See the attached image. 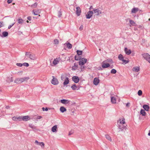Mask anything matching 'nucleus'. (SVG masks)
<instances>
[{"mask_svg":"<svg viewBox=\"0 0 150 150\" xmlns=\"http://www.w3.org/2000/svg\"><path fill=\"white\" fill-rule=\"evenodd\" d=\"M119 124H118V128L120 129L118 132L122 131H124L125 132L126 131L127 128V125L125 124V119L123 118L122 120L120 119L119 120Z\"/></svg>","mask_w":150,"mask_h":150,"instance_id":"1","label":"nucleus"},{"mask_svg":"<svg viewBox=\"0 0 150 150\" xmlns=\"http://www.w3.org/2000/svg\"><path fill=\"white\" fill-rule=\"evenodd\" d=\"M59 61L58 60V59L57 58L54 60V61L53 62V64L54 65H56L57 64H58V63H59Z\"/></svg>","mask_w":150,"mask_h":150,"instance_id":"28","label":"nucleus"},{"mask_svg":"<svg viewBox=\"0 0 150 150\" xmlns=\"http://www.w3.org/2000/svg\"><path fill=\"white\" fill-rule=\"evenodd\" d=\"M59 41L57 39H55L54 40V43L55 44H59Z\"/></svg>","mask_w":150,"mask_h":150,"instance_id":"42","label":"nucleus"},{"mask_svg":"<svg viewBox=\"0 0 150 150\" xmlns=\"http://www.w3.org/2000/svg\"><path fill=\"white\" fill-rule=\"evenodd\" d=\"M69 83V79L68 77H66L63 83V85L64 86L68 84Z\"/></svg>","mask_w":150,"mask_h":150,"instance_id":"23","label":"nucleus"},{"mask_svg":"<svg viewBox=\"0 0 150 150\" xmlns=\"http://www.w3.org/2000/svg\"><path fill=\"white\" fill-rule=\"evenodd\" d=\"M41 10L40 9L33 10L32 12L35 15H38L41 12Z\"/></svg>","mask_w":150,"mask_h":150,"instance_id":"11","label":"nucleus"},{"mask_svg":"<svg viewBox=\"0 0 150 150\" xmlns=\"http://www.w3.org/2000/svg\"><path fill=\"white\" fill-rule=\"evenodd\" d=\"M143 108L145 110L148 111L149 110V106L147 105H143Z\"/></svg>","mask_w":150,"mask_h":150,"instance_id":"30","label":"nucleus"},{"mask_svg":"<svg viewBox=\"0 0 150 150\" xmlns=\"http://www.w3.org/2000/svg\"><path fill=\"white\" fill-rule=\"evenodd\" d=\"M140 113L143 116H145L146 114V112L145 110L143 109H141L140 111Z\"/></svg>","mask_w":150,"mask_h":150,"instance_id":"34","label":"nucleus"},{"mask_svg":"<svg viewBox=\"0 0 150 150\" xmlns=\"http://www.w3.org/2000/svg\"><path fill=\"white\" fill-rule=\"evenodd\" d=\"M15 23H13V24H12L11 25H9L8 26V29H10L11 28L12 26H13V25L15 24Z\"/></svg>","mask_w":150,"mask_h":150,"instance_id":"50","label":"nucleus"},{"mask_svg":"<svg viewBox=\"0 0 150 150\" xmlns=\"http://www.w3.org/2000/svg\"><path fill=\"white\" fill-rule=\"evenodd\" d=\"M21 120L27 121L30 119V118L28 116H21Z\"/></svg>","mask_w":150,"mask_h":150,"instance_id":"12","label":"nucleus"},{"mask_svg":"<svg viewBox=\"0 0 150 150\" xmlns=\"http://www.w3.org/2000/svg\"><path fill=\"white\" fill-rule=\"evenodd\" d=\"M9 107H9V106H6V108L7 109H8V108H9Z\"/></svg>","mask_w":150,"mask_h":150,"instance_id":"60","label":"nucleus"},{"mask_svg":"<svg viewBox=\"0 0 150 150\" xmlns=\"http://www.w3.org/2000/svg\"><path fill=\"white\" fill-rule=\"evenodd\" d=\"M93 13H95L96 16H99L100 14H101L102 11L99 8L93 9Z\"/></svg>","mask_w":150,"mask_h":150,"instance_id":"5","label":"nucleus"},{"mask_svg":"<svg viewBox=\"0 0 150 150\" xmlns=\"http://www.w3.org/2000/svg\"><path fill=\"white\" fill-rule=\"evenodd\" d=\"M18 23L19 24H22L23 22V20L22 18H20L18 20Z\"/></svg>","mask_w":150,"mask_h":150,"instance_id":"35","label":"nucleus"},{"mask_svg":"<svg viewBox=\"0 0 150 150\" xmlns=\"http://www.w3.org/2000/svg\"><path fill=\"white\" fill-rule=\"evenodd\" d=\"M25 55L27 57L31 59L34 60L36 59L35 55L30 52H26Z\"/></svg>","mask_w":150,"mask_h":150,"instance_id":"3","label":"nucleus"},{"mask_svg":"<svg viewBox=\"0 0 150 150\" xmlns=\"http://www.w3.org/2000/svg\"><path fill=\"white\" fill-rule=\"evenodd\" d=\"M12 119L14 121H21V116H19L18 117H12Z\"/></svg>","mask_w":150,"mask_h":150,"instance_id":"17","label":"nucleus"},{"mask_svg":"<svg viewBox=\"0 0 150 150\" xmlns=\"http://www.w3.org/2000/svg\"><path fill=\"white\" fill-rule=\"evenodd\" d=\"M22 72L23 71H20L18 72V73H21V74H22Z\"/></svg>","mask_w":150,"mask_h":150,"instance_id":"62","label":"nucleus"},{"mask_svg":"<svg viewBox=\"0 0 150 150\" xmlns=\"http://www.w3.org/2000/svg\"><path fill=\"white\" fill-rule=\"evenodd\" d=\"M89 9H90V10H91V9H93V7H92V6H91L90 7V8H89Z\"/></svg>","mask_w":150,"mask_h":150,"instance_id":"59","label":"nucleus"},{"mask_svg":"<svg viewBox=\"0 0 150 150\" xmlns=\"http://www.w3.org/2000/svg\"><path fill=\"white\" fill-rule=\"evenodd\" d=\"M143 57L144 59L150 63V55L147 53H144L142 54Z\"/></svg>","mask_w":150,"mask_h":150,"instance_id":"4","label":"nucleus"},{"mask_svg":"<svg viewBox=\"0 0 150 150\" xmlns=\"http://www.w3.org/2000/svg\"><path fill=\"white\" fill-rule=\"evenodd\" d=\"M61 102L62 103L65 104H69L70 103V101L69 100L66 99H62L61 100Z\"/></svg>","mask_w":150,"mask_h":150,"instance_id":"16","label":"nucleus"},{"mask_svg":"<svg viewBox=\"0 0 150 150\" xmlns=\"http://www.w3.org/2000/svg\"><path fill=\"white\" fill-rule=\"evenodd\" d=\"M81 66L80 69L81 71L84 70L85 69L86 67L84 66V65H80Z\"/></svg>","mask_w":150,"mask_h":150,"instance_id":"40","label":"nucleus"},{"mask_svg":"<svg viewBox=\"0 0 150 150\" xmlns=\"http://www.w3.org/2000/svg\"><path fill=\"white\" fill-rule=\"evenodd\" d=\"M81 56H79L78 55H76L75 56V59L76 60H80L81 59Z\"/></svg>","mask_w":150,"mask_h":150,"instance_id":"31","label":"nucleus"},{"mask_svg":"<svg viewBox=\"0 0 150 150\" xmlns=\"http://www.w3.org/2000/svg\"><path fill=\"white\" fill-rule=\"evenodd\" d=\"M132 70L134 72H138L139 71V67H134L132 68Z\"/></svg>","mask_w":150,"mask_h":150,"instance_id":"20","label":"nucleus"},{"mask_svg":"<svg viewBox=\"0 0 150 150\" xmlns=\"http://www.w3.org/2000/svg\"><path fill=\"white\" fill-rule=\"evenodd\" d=\"M72 134V133H71V132H69V135H71V134Z\"/></svg>","mask_w":150,"mask_h":150,"instance_id":"63","label":"nucleus"},{"mask_svg":"<svg viewBox=\"0 0 150 150\" xmlns=\"http://www.w3.org/2000/svg\"><path fill=\"white\" fill-rule=\"evenodd\" d=\"M129 22L130 24L131 25H133L135 23L134 22V21L132 20H129Z\"/></svg>","mask_w":150,"mask_h":150,"instance_id":"45","label":"nucleus"},{"mask_svg":"<svg viewBox=\"0 0 150 150\" xmlns=\"http://www.w3.org/2000/svg\"><path fill=\"white\" fill-rule=\"evenodd\" d=\"M118 59L122 61L125 64H126L129 62V60H126L124 59V57L121 54H120L118 57Z\"/></svg>","mask_w":150,"mask_h":150,"instance_id":"6","label":"nucleus"},{"mask_svg":"<svg viewBox=\"0 0 150 150\" xmlns=\"http://www.w3.org/2000/svg\"><path fill=\"white\" fill-rule=\"evenodd\" d=\"M3 26V21H1L0 22V28H1Z\"/></svg>","mask_w":150,"mask_h":150,"instance_id":"49","label":"nucleus"},{"mask_svg":"<svg viewBox=\"0 0 150 150\" xmlns=\"http://www.w3.org/2000/svg\"><path fill=\"white\" fill-rule=\"evenodd\" d=\"M106 138L108 140L110 141H111L112 139L111 137L108 135H105Z\"/></svg>","mask_w":150,"mask_h":150,"instance_id":"38","label":"nucleus"},{"mask_svg":"<svg viewBox=\"0 0 150 150\" xmlns=\"http://www.w3.org/2000/svg\"><path fill=\"white\" fill-rule=\"evenodd\" d=\"M93 12L91 11H89L86 14V18L87 19L90 18L93 15Z\"/></svg>","mask_w":150,"mask_h":150,"instance_id":"8","label":"nucleus"},{"mask_svg":"<svg viewBox=\"0 0 150 150\" xmlns=\"http://www.w3.org/2000/svg\"><path fill=\"white\" fill-rule=\"evenodd\" d=\"M77 68L76 67H75L74 66H73L72 67V69L73 70H76Z\"/></svg>","mask_w":150,"mask_h":150,"instance_id":"53","label":"nucleus"},{"mask_svg":"<svg viewBox=\"0 0 150 150\" xmlns=\"http://www.w3.org/2000/svg\"><path fill=\"white\" fill-rule=\"evenodd\" d=\"M33 118L35 119H40L41 118H42V117L40 116H35L33 117Z\"/></svg>","mask_w":150,"mask_h":150,"instance_id":"36","label":"nucleus"},{"mask_svg":"<svg viewBox=\"0 0 150 150\" xmlns=\"http://www.w3.org/2000/svg\"><path fill=\"white\" fill-rule=\"evenodd\" d=\"M27 19L28 20L30 21L31 20V17L30 16L28 17Z\"/></svg>","mask_w":150,"mask_h":150,"instance_id":"55","label":"nucleus"},{"mask_svg":"<svg viewBox=\"0 0 150 150\" xmlns=\"http://www.w3.org/2000/svg\"><path fill=\"white\" fill-rule=\"evenodd\" d=\"M76 53L78 56L81 55L83 53L82 51H81L79 50H77L76 51Z\"/></svg>","mask_w":150,"mask_h":150,"instance_id":"33","label":"nucleus"},{"mask_svg":"<svg viewBox=\"0 0 150 150\" xmlns=\"http://www.w3.org/2000/svg\"><path fill=\"white\" fill-rule=\"evenodd\" d=\"M45 108H44V107H43V108H42V110H43V111H45Z\"/></svg>","mask_w":150,"mask_h":150,"instance_id":"61","label":"nucleus"},{"mask_svg":"<svg viewBox=\"0 0 150 150\" xmlns=\"http://www.w3.org/2000/svg\"><path fill=\"white\" fill-rule=\"evenodd\" d=\"M57 125H56L54 126H53L52 129H51V130L53 132H55L57 131Z\"/></svg>","mask_w":150,"mask_h":150,"instance_id":"22","label":"nucleus"},{"mask_svg":"<svg viewBox=\"0 0 150 150\" xmlns=\"http://www.w3.org/2000/svg\"><path fill=\"white\" fill-rule=\"evenodd\" d=\"M29 126L31 128H32V129H35V126L34 125H32L31 124H29Z\"/></svg>","mask_w":150,"mask_h":150,"instance_id":"41","label":"nucleus"},{"mask_svg":"<svg viewBox=\"0 0 150 150\" xmlns=\"http://www.w3.org/2000/svg\"><path fill=\"white\" fill-rule=\"evenodd\" d=\"M83 26L82 25H81L79 29L80 30H83Z\"/></svg>","mask_w":150,"mask_h":150,"instance_id":"52","label":"nucleus"},{"mask_svg":"<svg viewBox=\"0 0 150 150\" xmlns=\"http://www.w3.org/2000/svg\"><path fill=\"white\" fill-rule=\"evenodd\" d=\"M12 0H7V3L8 4H10L12 2Z\"/></svg>","mask_w":150,"mask_h":150,"instance_id":"54","label":"nucleus"},{"mask_svg":"<svg viewBox=\"0 0 150 150\" xmlns=\"http://www.w3.org/2000/svg\"><path fill=\"white\" fill-rule=\"evenodd\" d=\"M138 95L141 96L142 94V91L141 90H139L138 92Z\"/></svg>","mask_w":150,"mask_h":150,"instance_id":"43","label":"nucleus"},{"mask_svg":"<svg viewBox=\"0 0 150 150\" xmlns=\"http://www.w3.org/2000/svg\"><path fill=\"white\" fill-rule=\"evenodd\" d=\"M67 48L69 49H70L72 48V45L70 43H68L67 44Z\"/></svg>","mask_w":150,"mask_h":150,"instance_id":"32","label":"nucleus"},{"mask_svg":"<svg viewBox=\"0 0 150 150\" xmlns=\"http://www.w3.org/2000/svg\"><path fill=\"white\" fill-rule=\"evenodd\" d=\"M29 79V78L28 77L18 78L15 80L14 82L16 83L19 84L24 81H27Z\"/></svg>","mask_w":150,"mask_h":150,"instance_id":"2","label":"nucleus"},{"mask_svg":"<svg viewBox=\"0 0 150 150\" xmlns=\"http://www.w3.org/2000/svg\"><path fill=\"white\" fill-rule=\"evenodd\" d=\"M38 5V4L37 3H35L34 4H33L31 5L30 6L32 8H35Z\"/></svg>","mask_w":150,"mask_h":150,"instance_id":"37","label":"nucleus"},{"mask_svg":"<svg viewBox=\"0 0 150 150\" xmlns=\"http://www.w3.org/2000/svg\"><path fill=\"white\" fill-rule=\"evenodd\" d=\"M48 110V108H47L46 107L45 109V111H47Z\"/></svg>","mask_w":150,"mask_h":150,"instance_id":"58","label":"nucleus"},{"mask_svg":"<svg viewBox=\"0 0 150 150\" xmlns=\"http://www.w3.org/2000/svg\"><path fill=\"white\" fill-rule=\"evenodd\" d=\"M148 135L150 136V131L149 132L148 134Z\"/></svg>","mask_w":150,"mask_h":150,"instance_id":"64","label":"nucleus"},{"mask_svg":"<svg viewBox=\"0 0 150 150\" xmlns=\"http://www.w3.org/2000/svg\"><path fill=\"white\" fill-rule=\"evenodd\" d=\"M71 88L72 89L74 90H78L79 89V88H78L76 86L75 84H74L71 86Z\"/></svg>","mask_w":150,"mask_h":150,"instance_id":"24","label":"nucleus"},{"mask_svg":"<svg viewBox=\"0 0 150 150\" xmlns=\"http://www.w3.org/2000/svg\"><path fill=\"white\" fill-rule=\"evenodd\" d=\"M72 79V80L76 83H78L79 80V77L76 76H73Z\"/></svg>","mask_w":150,"mask_h":150,"instance_id":"13","label":"nucleus"},{"mask_svg":"<svg viewBox=\"0 0 150 150\" xmlns=\"http://www.w3.org/2000/svg\"><path fill=\"white\" fill-rule=\"evenodd\" d=\"M102 66L103 68H107L110 66V64L109 63H103Z\"/></svg>","mask_w":150,"mask_h":150,"instance_id":"21","label":"nucleus"},{"mask_svg":"<svg viewBox=\"0 0 150 150\" xmlns=\"http://www.w3.org/2000/svg\"><path fill=\"white\" fill-rule=\"evenodd\" d=\"M76 14L78 16H80L81 13V9L80 8L79 6L76 7Z\"/></svg>","mask_w":150,"mask_h":150,"instance_id":"14","label":"nucleus"},{"mask_svg":"<svg viewBox=\"0 0 150 150\" xmlns=\"http://www.w3.org/2000/svg\"><path fill=\"white\" fill-rule=\"evenodd\" d=\"M74 66L75 67H77V68H78V63H74Z\"/></svg>","mask_w":150,"mask_h":150,"instance_id":"51","label":"nucleus"},{"mask_svg":"<svg viewBox=\"0 0 150 150\" xmlns=\"http://www.w3.org/2000/svg\"><path fill=\"white\" fill-rule=\"evenodd\" d=\"M58 16L59 17H60L62 15V12L61 11H58Z\"/></svg>","mask_w":150,"mask_h":150,"instance_id":"44","label":"nucleus"},{"mask_svg":"<svg viewBox=\"0 0 150 150\" xmlns=\"http://www.w3.org/2000/svg\"><path fill=\"white\" fill-rule=\"evenodd\" d=\"M117 71L115 69H112L111 71V73L113 74H115L116 73Z\"/></svg>","mask_w":150,"mask_h":150,"instance_id":"39","label":"nucleus"},{"mask_svg":"<svg viewBox=\"0 0 150 150\" xmlns=\"http://www.w3.org/2000/svg\"><path fill=\"white\" fill-rule=\"evenodd\" d=\"M23 65L25 67H28L29 66V64L27 63H24L23 64Z\"/></svg>","mask_w":150,"mask_h":150,"instance_id":"46","label":"nucleus"},{"mask_svg":"<svg viewBox=\"0 0 150 150\" xmlns=\"http://www.w3.org/2000/svg\"><path fill=\"white\" fill-rule=\"evenodd\" d=\"M87 62V59L85 58H81V59L79 62V65H84Z\"/></svg>","mask_w":150,"mask_h":150,"instance_id":"7","label":"nucleus"},{"mask_svg":"<svg viewBox=\"0 0 150 150\" xmlns=\"http://www.w3.org/2000/svg\"><path fill=\"white\" fill-rule=\"evenodd\" d=\"M3 36L1 35V37H6L8 36V33L7 32L4 31L2 33Z\"/></svg>","mask_w":150,"mask_h":150,"instance_id":"26","label":"nucleus"},{"mask_svg":"<svg viewBox=\"0 0 150 150\" xmlns=\"http://www.w3.org/2000/svg\"><path fill=\"white\" fill-rule=\"evenodd\" d=\"M53 79L51 81V83L54 85H56L58 83V81L57 79L56 78H54V76H52Z\"/></svg>","mask_w":150,"mask_h":150,"instance_id":"9","label":"nucleus"},{"mask_svg":"<svg viewBox=\"0 0 150 150\" xmlns=\"http://www.w3.org/2000/svg\"><path fill=\"white\" fill-rule=\"evenodd\" d=\"M60 110L61 112L63 113L64 112L66 111L67 109L64 107L62 106L60 108Z\"/></svg>","mask_w":150,"mask_h":150,"instance_id":"27","label":"nucleus"},{"mask_svg":"<svg viewBox=\"0 0 150 150\" xmlns=\"http://www.w3.org/2000/svg\"><path fill=\"white\" fill-rule=\"evenodd\" d=\"M124 51L126 54L128 55L130 54L131 52V50L129 49L128 50L127 47L125 48Z\"/></svg>","mask_w":150,"mask_h":150,"instance_id":"18","label":"nucleus"},{"mask_svg":"<svg viewBox=\"0 0 150 150\" xmlns=\"http://www.w3.org/2000/svg\"><path fill=\"white\" fill-rule=\"evenodd\" d=\"M16 65L18 67H22L23 65V64L20 63H17L16 64Z\"/></svg>","mask_w":150,"mask_h":150,"instance_id":"47","label":"nucleus"},{"mask_svg":"<svg viewBox=\"0 0 150 150\" xmlns=\"http://www.w3.org/2000/svg\"><path fill=\"white\" fill-rule=\"evenodd\" d=\"M111 101L112 103L113 104L115 103H116V99L114 97H111Z\"/></svg>","mask_w":150,"mask_h":150,"instance_id":"29","label":"nucleus"},{"mask_svg":"<svg viewBox=\"0 0 150 150\" xmlns=\"http://www.w3.org/2000/svg\"><path fill=\"white\" fill-rule=\"evenodd\" d=\"M61 79L62 80H64L65 78V76H64V75H61Z\"/></svg>","mask_w":150,"mask_h":150,"instance_id":"48","label":"nucleus"},{"mask_svg":"<svg viewBox=\"0 0 150 150\" xmlns=\"http://www.w3.org/2000/svg\"><path fill=\"white\" fill-rule=\"evenodd\" d=\"M6 81L8 82H13V78L12 77H8Z\"/></svg>","mask_w":150,"mask_h":150,"instance_id":"25","label":"nucleus"},{"mask_svg":"<svg viewBox=\"0 0 150 150\" xmlns=\"http://www.w3.org/2000/svg\"><path fill=\"white\" fill-rule=\"evenodd\" d=\"M130 103H127L126 104V106L127 107H129V106Z\"/></svg>","mask_w":150,"mask_h":150,"instance_id":"56","label":"nucleus"},{"mask_svg":"<svg viewBox=\"0 0 150 150\" xmlns=\"http://www.w3.org/2000/svg\"><path fill=\"white\" fill-rule=\"evenodd\" d=\"M99 82V80L97 78H95L93 80V83L95 85H97Z\"/></svg>","mask_w":150,"mask_h":150,"instance_id":"15","label":"nucleus"},{"mask_svg":"<svg viewBox=\"0 0 150 150\" xmlns=\"http://www.w3.org/2000/svg\"><path fill=\"white\" fill-rule=\"evenodd\" d=\"M139 11V9L137 8H133L131 11V13H135L138 12Z\"/></svg>","mask_w":150,"mask_h":150,"instance_id":"19","label":"nucleus"},{"mask_svg":"<svg viewBox=\"0 0 150 150\" xmlns=\"http://www.w3.org/2000/svg\"><path fill=\"white\" fill-rule=\"evenodd\" d=\"M35 143L37 145L41 146L42 148H44V147L45 144L43 142H39L37 140H35Z\"/></svg>","mask_w":150,"mask_h":150,"instance_id":"10","label":"nucleus"},{"mask_svg":"<svg viewBox=\"0 0 150 150\" xmlns=\"http://www.w3.org/2000/svg\"><path fill=\"white\" fill-rule=\"evenodd\" d=\"M108 62H112V59H108Z\"/></svg>","mask_w":150,"mask_h":150,"instance_id":"57","label":"nucleus"}]
</instances>
